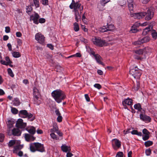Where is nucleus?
<instances>
[{
  "instance_id": "nucleus-16",
  "label": "nucleus",
  "mask_w": 157,
  "mask_h": 157,
  "mask_svg": "<svg viewBox=\"0 0 157 157\" xmlns=\"http://www.w3.org/2000/svg\"><path fill=\"white\" fill-rule=\"evenodd\" d=\"M15 124L14 121L12 119L8 120L7 122V132L9 130H12L11 128L13 127L14 124Z\"/></svg>"
},
{
  "instance_id": "nucleus-42",
  "label": "nucleus",
  "mask_w": 157,
  "mask_h": 157,
  "mask_svg": "<svg viewBox=\"0 0 157 157\" xmlns=\"http://www.w3.org/2000/svg\"><path fill=\"white\" fill-rule=\"evenodd\" d=\"M15 143V140H12L10 141L8 144V146L9 147H11Z\"/></svg>"
},
{
  "instance_id": "nucleus-11",
  "label": "nucleus",
  "mask_w": 157,
  "mask_h": 157,
  "mask_svg": "<svg viewBox=\"0 0 157 157\" xmlns=\"http://www.w3.org/2000/svg\"><path fill=\"white\" fill-rule=\"evenodd\" d=\"M112 145L113 148L116 150L121 147V142L117 139H114L112 140Z\"/></svg>"
},
{
  "instance_id": "nucleus-60",
  "label": "nucleus",
  "mask_w": 157,
  "mask_h": 157,
  "mask_svg": "<svg viewBox=\"0 0 157 157\" xmlns=\"http://www.w3.org/2000/svg\"><path fill=\"white\" fill-rule=\"evenodd\" d=\"M45 19L43 18H40L39 20V22L40 23H44V22H45Z\"/></svg>"
},
{
  "instance_id": "nucleus-14",
  "label": "nucleus",
  "mask_w": 157,
  "mask_h": 157,
  "mask_svg": "<svg viewBox=\"0 0 157 157\" xmlns=\"http://www.w3.org/2000/svg\"><path fill=\"white\" fill-rule=\"evenodd\" d=\"M33 91L34 100H38L39 98V96L40 95V93L39 90L36 87H34Z\"/></svg>"
},
{
  "instance_id": "nucleus-8",
  "label": "nucleus",
  "mask_w": 157,
  "mask_h": 157,
  "mask_svg": "<svg viewBox=\"0 0 157 157\" xmlns=\"http://www.w3.org/2000/svg\"><path fill=\"white\" fill-rule=\"evenodd\" d=\"M8 133L10 136L12 135L14 136H19L21 135V132L19 129L15 128L9 130Z\"/></svg>"
},
{
  "instance_id": "nucleus-51",
  "label": "nucleus",
  "mask_w": 157,
  "mask_h": 157,
  "mask_svg": "<svg viewBox=\"0 0 157 157\" xmlns=\"http://www.w3.org/2000/svg\"><path fill=\"white\" fill-rule=\"evenodd\" d=\"M80 40L82 42H83L84 43H86L87 42V40L83 38L82 37H80Z\"/></svg>"
},
{
  "instance_id": "nucleus-56",
  "label": "nucleus",
  "mask_w": 157,
  "mask_h": 157,
  "mask_svg": "<svg viewBox=\"0 0 157 157\" xmlns=\"http://www.w3.org/2000/svg\"><path fill=\"white\" fill-rule=\"evenodd\" d=\"M85 98L87 101H90V98L87 94H85Z\"/></svg>"
},
{
  "instance_id": "nucleus-36",
  "label": "nucleus",
  "mask_w": 157,
  "mask_h": 157,
  "mask_svg": "<svg viewBox=\"0 0 157 157\" xmlns=\"http://www.w3.org/2000/svg\"><path fill=\"white\" fill-rule=\"evenodd\" d=\"M9 75L11 77H13L14 76V75L13 74L12 70L9 68L7 69Z\"/></svg>"
},
{
  "instance_id": "nucleus-39",
  "label": "nucleus",
  "mask_w": 157,
  "mask_h": 157,
  "mask_svg": "<svg viewBox=\"0 0 157 157\" xmlns=\"http://www.w3.org/2000/svg\"><path fill=\"white\" fill-rule=\"evenodd\" d=\"M34 4L35 7L37 8L39 7V0H33Z\"/></svg>"
},
{
  "instance_id": "nucleus-5",
  "label": "nucleus",
  "mask_w": 157,
  "mask_h": 157,
  "mask_svg": "<svg viewBox=\"0 0 157 157\" xmlns=\"http://www.w3.org/2000/svg\"><path fill=\"white\" fill-rule=\"evenodd\" d=\"M146 15V12H139L138 13H131L130 15L131 17L137 19H140L143 18Z\"/></svg>"
},
{
  "instance_id": "nucleus-48",
  "label": "nucleus",
  "mask_w": 157,
  "mask_h": 157,
  "mask_svg": "<svg viewBox=\"0 0 157 157\" xmlns=\"http://www.w3.org/2000/svg\"><path fill=\"white\" fill-rule=\"evenodd\" d=\"M4 135L2 134H0V142H2L4 140Z\"/></svg>"
},
{
  "instance_id": "nucleus-52",
  "label": "nucleus",
  "mask_w": 157,
  "mask_h": 157,
  "mask_svg": "<svg viewBox=\"0 0 157 157\" xmlns=\"http://www.w3.org/2000/svg\"><path fill=\"white\" fill-rule=\"evenodd\" d=\"M126 2L125 0H121L120 2V4L121 6H123L126 4Z\"/></svg>"
},
{
  "instance_id": "nucleus-30",
  "label": "nucleus",
  "mask_w": 157,
  "mask_h": 157,
  "mask_svg": "<svg viewBox=\"0 0 157 157\" xmlns=\"http://www.w3.org/2000/svg\"><path fill=\"white\" fill-rule=\"evenodd\" d=\"M50 136L54 140H59V138L56 136V135L54 133V132H51V133L50 134Z\"/></svg>"
},
{
  "instance_id": "nucleus-25",
  "label": "nucleus",
  "mask_w": 157,
  "mask_h": 157,
  "mask_svg": "<svg viewBox=\"0 0 157 157\" xmlns=\"http://www.w3.org/2000/svg\"><path fill=\"white\" fill-rule=\"evenodd\" d=\"M39 17V16L37 13H36L34 16L33 18V22L34 23L37 24L38 23V19Z\"/></svg>"
},
{
  "instance_id": "nucleus-40",
  "label": "nucleus",
  "mask_w": 157,
  "mask_h": 157,
  "mask_svg": "<svg viewBox=\"0 0 157 157\" xmlns=\"http://www.w3.org/2000/svg\"><path fill=\"white\" fill-rule=\"evenodd\" d=\"M135 52L139 55H142L143 53V49H140L136 51Z\"/></svg>"
},
{
  "instance_id": "nucleus-18",
  "label": "nucleus",
  "mask_w": 157,
  "mask_h": 157,
  "mask_svg": "<svg viewBox=\"0 0 157 157\" xmlns=\"http://www.w3.org/2000/svg\"><path fill=\"white\" fill-rule=\"evenodd\" d=\"M61 148L63 152H70L71 150L70 147L65 144H63L61 146Z\"/></svg>"
},
{
  "instance_id": "nucleus-1",
  "label": "nucleus",
  "mask_w": 157,
  "mask_h": 157,
  "mask_svg": "<svg viewBox=\"0 0 157 157\" xmlns=\"http://www.w3.org/2000/svg\"><path fill=\"white\" fill-rule=\"evenodd\" d=\"M51 94L55 100L58 103H60L66 97V96L64 93L60 90L53 91L52 92Z\"/></svg>"
},
{
  "instance_id": "nucleus-32",
  "label": "nucleus",
  "mask_w": 157,
  "mask_h": 157,
  "mask_svg": "<svg viewBox=\"0 0 157 157\" xmlns=\"http://www.w3.org/2000/svg\"><path fill=\"white\" fill-rule=\"evenodd\" d=\"M134 107L135 109H137L139 111H141L142 109L141 105L139 103L135 105Z\"/></svg>"
},
{
  "instance_id": "nucleus-20",
  "label": "nucleus",
  "mask_w": 157,
  "mask_h": 157,
  "mask_svg": "<svg viewBox=\"0 0 157 157\" xmlns=\"http://www.w3.org/2000/svg\"><path fill=\"white\" fill-rule=\"evenodd\" d=\"M94 57L96 60V61L98 63L101 65L103 64L102 62L101 61L102 58L98 54H96V55H95V57Z\"/></svg>"
},
{
  "instance_id": "nucleus-31",
  "label": "nucleus",
  "mask_w": 157,
  "mask_h": 157,
  "mask_svg": "<svg viewBox=\"0 0 157 157\" xmlns=\"http://www.w3.org/2000/svg\"><path fill=\"white\" fill-rule=\"evenodd\" d=\"M106 27L108 31L112 30L114 29V26L112 24L109 25H107V26Z\"/></svg>"
},
{
  "instance_id": "nucleus-33",
  "label": "nucleus",
  "mask_w": 157,
  "mask_h": 157,
  "mask_svg": "<svg viewBox=\"0 0 157 157\" xmlns=\"http://www.w3.org/2000/svg\"><path fill=\"white\" fill-rule=\"evenodd\" d=\"M74 29L76 32H77L79 30V25L78 23L76 22L74 24Z\"/></svg>"
},
{
  "instance_id": "nucleus-44",
  "label": "nucleus",
  "mask_w": 157,
  "mask_h": 157,
  "mask_svg": "<svg viewBox=\"0 0 157 157\" xmlns=\"http://www.w3.org/2000/svg\"><path fill=\"white\" fill-rule=\"evenodd\" d=\"M5 60L6 61V63H7V64L8 65L9 64L12 63V62L10 59L9 57L8 56H6L5 58Z\"/></svg>"
},
{
  "instance_id": "nucleus-41",
  "label": "nucleus",
  "mask_w": 157,
  "mask_h": 157,
  "mask_svg": "<svg viewBox=\"0 0 157 157\" xmlns=\"http://www.w3.org/2000/svg\"><path fill=\"white\" fill-rule=\"evenodd\" d=\"M23 147V146L21 145H17L14 147V150H17L21 149Z\"/></svg>"
},
{
  "instance_id": "nucleus-47",
  "label": "nucleus",
  "mask_w": 157,
  "mask_h": 157,
  "mask_svg": "<svg viewBox=\"0 0 157 157\" xmlns=\"http://www.w3.org/2000/svg\"><path fill=\"white\" fill-rule=\"evenodd\" d=\"M32 10V8L31 6H28L26 8V12L28 13L29 12H30Z\"/></svg>"
},
{
  "instance_id": "nucleus-24",
  "label": "nucleus",
  "mask_w": 157,
  "mask_h": 157,
  "mask_svg": "<svg viewBox=\"0 0 157 157\" xmlns=\"http://www.w3.org/2000/svg\"><path fill=\"white\" fill-rule=\"evenodd\" d=\"M58 130V128L56 123H54L53 125V128L50 130L51 132H56Z\"/></svg>"
},
{
  "instance_id": "nucleus-28",
  "label": "nucleus",
  "mask_w": 157,
  "mask_h": 157,
  "mask_svg": "<svg viewBox=\"0 0 157 157\" xmlns=\"http://www.w3.org/2000/svg\"><path fill=\"white\" fill-rule=\"evenodd\" d=\"M13 105L15 106H17L20 105V102L19 99L16 98H15L13 101Z\"/></svg>"
},
{
  "instance_id": "nucleus-59",
  "label": "nucleus",
  "mask_w": 157,
  "mask_h": 157,
  "mask_svg": "<svg viewBox=\"0 0 157 157\" xmlns=\"http://www.w3.org/2000/svg\"><path fill=\"white\" fill-rule=\"evenodd\" d=\"M17 44L18 45H19V46H21L22 44V40H21L20 39H17Z\"/></svg>"
},
{
  "instance_id": "nucleus-9",
  "label": "nucleus",
  "mask_w": 157,
  "mask_h": 157,
  "mask_svg": "<svg viewBox=\"0 0 157 157\" xmlns=\"http://www.w3.org/2000/svg\"><path fill=\"white\" fill-rule=\"evenodd\" d=\"M81 4L78 2H75L74 0H72V2L69 6L70 9H74V11H78Z\"/></svg>"
},
{
  "instance_id": "nucleus-50",
  "label": "nucleus",
  "mask_w": 157,
  "mask_h": 157,
  "mask_svg": "<svg viewBox=\"0 0 157 157\" xmlns=\"http://www.w3.org/2000/svg\"><path fill=\"white\" fill-rule=\"evenodd\" d=\"M151 152V150L150 149H147L145 151V153L147 155H149Z\"/></svg>"
},
{
  "instance_id": "nucleus-10",
  "label": "nucleus",
  "mask_w": 157,
  "mask_h": 157,
  "mask_svg": "<svg viewBox=\"0 0 157 157\" xmlns=\"http://www.w3.org/2000/svg\"><path fill=\"white\" fill-rule=\"evenodd\" d=\"M150 40V38L148 36H146L141 39H139L135 42L134 44L135 45H140L142 44L146 43L148 42Z\"/></svg>"
},
{
  "instance_id": "nucleus-34",
  "label": "nucleus",
  "mask_w": 157,
  "mask_h": 157,
  "mask_svg": "<svg viewBox=\"0 0 157 157\" xmlns=\"http://www.w3.org/2000/svg\"><path fill=\"white\" fill-rule=\"evenodd\" d=\"M153 144L152 141L148 140L145 142L144 145L146 147H148L152 145Z\"/></svg>"
},
{
  "instance_id": "nucleus-45",
  "label": "nucleus",
  "mask_w": 157,
  "mask_h": 157,
  "mask_svg": "<svg viewBox=\"0 0 157 157\" xmlns=\"http://www.w3.org/2000/svg\"><path fill=\"white\" fill-rule=\"evenodd\" d=\"M123 154L122 152H118L116 155V157H123Z\"/></svg>"
},
{
  "instance_id": "nucleus-13",
  "label": "nucleus",
  "mask_w": 157,
  "mask_h": 157,
  "mask_svg": "<svg viewBox=\"0 0 157 157\" xmlns=\"http://www.w3.org/2000/svg\"><path fill=\"white\" fill-rule=\"evenodd\" d=\"M26 126V123H24L21 119H19L17 121L16 126L17 127L20 128H24Z\"/></svg>"
},
{
  "instance_id": "nucleus-15",
  "label": "nucleus",
  "mask_w": 157,
  "mask_h": 157,
  "mask_svg": "<svg viewBox=\"0 0 157 157\" xmlns=\"http://www.w3.org/2000/svg\"><path fill=\"white\" fill-rule=\"evenodd\" d=\"M140 119L146 122H150L151 118L146 115L142 114H140Z\"/></svg>"
},
{
  "instance_id": "nucleus-64",
  "label": "nucleus",
  "mask_w": 157,
  "mask_h": 157,
  "mask_svg": "<svg viewBox=\"0 0 157 157\" xmlns=\"http://www.w3.org/2000/svg\"><path fill=\"white\" fill-rule=\"evenodd\" d=\"M73 155L71 153L67 152V154L66 156L67 157H71Z\"/></svg>"
},
{
  "instance_id": "nucleus-27",
  "label": "nucleus",
  "mask_w": 157,
  "mask_h": 157,
  "mask_svg": "<svg viewBox=\"0 0 157 157\" xmlns=\"http://www.w3.org/2000/svg\"><path fill=\"white\" fill-rule=\"evenodd\" d=\"M13 56L15 58H18L21 57V54L19 52H12Z\"/></svg>"
},
{
  "instance_id": "nucleus-62",
  "label": "nucleus",
  "mask_w": 157,
  "mask_h": 157,
  "mask_svg": "<svg viewBox=\"0 0 157 157\" xmlns=\"http://www.w3.org/2000/svg\"><path fill=\"white\" fill-rule=\"evenodd\" d=\"M16 36L17 37H21L22 36V34L20 32H17L16 33Z\"/></svg>"
},
{
  "instance_id": "nucleus-17",
  "label": "nucleus",
  "mask_w": 157,
  "mask_h": 157,
  "mask_svg": "<svg viewBox=\"0 0 157 157\" xmlns=\"http://www.w3.org/2000/svg\"><path fill=\"white\" fill-rule=\"evenodd\" d=\"M24 137L25 140L27 141H33L35 139V138L32 135L27 133L24 134Z\"/></svg>"
},
{
  "instance_id": "nucleus-22",
  "label": "nucleus",
  "mask_w": 157,
  "mask_h": 157,
  "mask_svg": "<svg viewBox=\"0 0 157 157\" xmlns=\"http://www.w3.org/2000/svg\"><path fill=\"white\" fill-rule=\"evenodd\" d=\"M152 28V27L151 25H149L148 27H146L144 29L143 32V34L144 35L147 34V32L151 31Z\"/></svg>"
},
{
  "instance_id": "nucleus-43",
  "label": "nucleus",
  "mask_w": 157,
  "mask_h": 157,
  "mask_svg": "<svg viewBox=\"0 0 157 157\" xmlns=\"http://www.w3.org/2000/svg\"><path fill=\"white\" fill-rule=\"evenodd\" d=\"M110 0H101V4L102 5L104 6L105 4L109 2Z\"/></svg>"
},
{
  "instance_id": "nucleus-38",
  "label": "nucleus",
  "mask_w": 157,
  "mask_h": 157,
  "mask_svg": "<svg viewBox=\"0 0 157 157\" xmlns=\"http://www.w3.org/2000/svg\"><path fill=\"white\" fill-rule=\"evenodd\" d=\"M11 111L12 113L14 114H17L18 113V111L17 109L15 108L11 107Z\"/></svg>"
},
{
  "instance_id": "nucleus-19",
  "label": "nucleus",
  "mask_w": 157,
  "mask_h": 157,
  "mask_svg": "<svg viewBox=\"0 0 157 157\" xmlns=\"http://www.w3.org/2000/svg\"><path fill=\"white\" fill-rule=\"evenodd\" d=\"M132 99L128 98L122 101V104L123 106H125L126 105H132Z\"/></svg>"
},
{
  "instance_id": "nucleus-57",
  "label": "nucleus",
  "mask_w": 157,
  "mask_h": 157,
  "mask_svg": "<svg viewBox=\"0 0 157 157\" xmlns=\"http://www.w3.org/2000/svg\"><path fill=\"white\" fill-rule=\"evenodd\" d=\"M140 24H140V23L138 22H136L134 24L133 26L137 27L139 26L140 25Z\"/></svg>"
},
{
  "instance_id": "nucleus-6",
  "label": "nucleus",
  "mask_w": 157,
  "mask_h": 157,
  "mask_svg": "<svg viewBox=\"0 0 157 157\" xmlns=\"http://www.w3.org/2000/svg\"><path fill=\"white\" fill-rule=\"evenodd\" d=\"M19 115L21 117L24 118L28 117L29 118L32 117L33 116L31 113H28L25 110H21L19 112Z\"/></svg>"
},
{
  "instance_id": "nucleus-46",
  "label": "nucleus",
  "mask_w": 157,
  "mask_h": 157,
  "mask_svg": "<svg viewBox=\"0 0 157 157\" xmlns=\"http://www.w3.org/2000/svg\"><path fill=\"white\" fill-rule=\"evenodd\" d=\"M41 2V3L44 5H48V0H42Z\"/></svg>"
},
{
  "instance_id": "nucleus-55",
  "label": "nucleus",
  "mask_w": 157,
  "mask_h": 157,
  "mask_svg": "<svg viewBox=\"0 0 157 157\" xmlns=\"http://www.w3.org/2000/svg\"><path fill=\"white\" fill-rule=\"evenodd\" d=\"M149 136L148 135H145L143 137V139L144 140H146L148 139Z\"/></svg>"
},
{
  "instance_id": "nucleus-7",
  "label": "nucleus",
  "mask_w": 157,
  "mask_h": 157,
  "mask_svg": "<svg viewBox=\"0 0 157 157\" xmlns=\"http://www.w3.org/2000/svg\"><path fill=\"white\" fill-rule=\"evenodd\" d=\"M154 12L153 9L151 8H149L146 13L145 19L146 20L149 21L154 16Z\"/></svg>"
},
{
  "instance_id": "nucleus-12",
  "label": "nucleus",
  "mask_w": 157,
  "mask_h": 157,
  "mask_svg": "<svg viewBox=\"0 0 157 157\" xmlns=\"http://www.w3.org/2000/svg\"><path fill=\"white\" fill-rule=\"evenodd\" d=\"M35 38V39L40 44L43 43L45 40V37L44 35L40 33H37L36 34Z\"/></svg>"
},
{
  "instance_id": "nucleus-21",
  "label": "nucleus",
  "mask_w": 157,
  "mask_h": 157,
  "mask_svg": "<svg viewBox=\"0 0 157 157\" xmlns=\"http://www.w3.org/2000/svg\"><path fill=\"white\" fill-rule=\"evenodd\" d=\"M129 9L130 10H132L133 9V0H127Z\"/></svg>"
},
{
  "instance_id": "nucleus-49",
  "label": "nucleus",
  "mask_w": 157,
  "mask_h": 157,
  "mask_svg": "<svg viewBox=\"0 0 157 157\" xmlns=\"http://www.w3.org/2000/svg\"><path fill=\"white\" fill-rule=\"evenodd\" d=\"M94 86L95 87L98 89H100L101 87V85L100 84H98V83L95 84L94 85Z\"/></svg>"
},
{
  "instance_id": "nucleus-26",
  "label": "nucleus",
  "mask_w": 157,
  "mask_h": 157,
  "mask_svg": "<svg viewBox=\"0 0 157 157\" xmlns=\"http://www.w3.org/2000/svg\"><path fill=\"white\" fill-rule=\"evenodd\" d=\"M74 12H75V20L77 22H78V20L81 19V17L78 11Z\"/></svg>"
},
{
  "instance_id": "nucleus-63",
  "label": "nucleus",
  "mask_w": 157,
  "mask_h": 157,
  "mask_svg": "<svg viewBox=\"0 0 157 157\" xmlns=\"http://www.w3.org/2000/svg\"><path fill=\"white\" fill-rule=\"evenodd\" d=\"M7 46L9 48V50L11 51L12 50V46L10 44L8 43L7 44Z\"/></svg>"
},
{
  "instance_id": "nucleus-4",
  "label": "nucleus",
  "mask_w": 157,
  "mask_h": 157,
  "mask_svg": "<svg viewBox=\"0 0 157 157\" xmlns=\"http://www.w3.org/2000/svg\"><path fill=\"white\" fill-rule=\"evenodd\" d=\"M92 40L93 44L97 46L102 47L107 45V43L105 40L99 37H95L92 38Z\"/></svg>"
},
{
  "instance_id": "nucleus-54",
  "label": "nucleus",
  "mask_w": 157,
  "mask_h": 157,
  "mask_svg": "<svg viewBox=\"0 0 157 157\" xmlns=\"http://www.w3.org/2000/svg\"><path fill=\"white\" fill-rule=\"evenodd\" d=\"M10 28L9 26H7L5 27V32L6 33H9L10 32Z\"/></svg>"
},
{
  "instance_id": "nucleus-37",
  "label": "nucleus",
  "mask_w": 157,
  "mask_h": 157,
  "mask_svg": "<svg viewBox=\"0 0 157 157\" xmlns=\"http://www.w3.org/2000/svg\"><path fill=\"white\" fill-rule=\"evenodd\" d=\"M137 31L136 27L132 26L131 27L130 32L131 33H135Z\"/></svg>"
},
{
  "instance_id": "nucleus-58",
  "label": "nucleus",
  "mask_w": 157,
  "mask_h": 157,
  "mask_svg": "<svg viewBox=\"0 0 157 157\" xmlns=\"http://www.w3.org/2000/svg\"><path fill=\"white\" fill-rule=\"evenodd\" d=\"M62 117L60 115L58 116L57 118V121L59 122H61L62 121Z\"/></svg>"
},
{
  "instance_id": "nucleus-61",
  "label": "nucleus",
  "mask_w": 157,
  "mask_h": 157,
  "mask_svg": "<svg viewBox=\"0 0 157 157\" xmlns=\"http://www.w3.org/2000/svg\"><path fill=\"white\" fill-rule=\"evenodd\" d=\"M47 46L49 48L52 50H53L54 47L52 44H47Z\"/></svg>"
},
{
  "instance_id": "nucleus-53",
  "label": "nucleus",
  "mask_w": 157,
  "mask_h": 157,
  "mask_svg": "<svg viewBox=\"0 0 157 157\" xmlns=\"http://www.w3.org/2000/svg\"><path fill=\"white\" fill-rule=\"evenodd\" d=\"M139 88V83H137V84L136 86H134L133 87V89H134L135 90H137Z\"/></svg>"
},
{
  "instance_id": "nucleus-29",
  "label": "nucleus",
  "mask_w": 157,
  "mask_h": 157,
  "mask_svg": "<svg viewBox=\"0 0 157 157\" xmlns=\"http://www.w3.org/2000/svg\"><path fill=\"white\" fill-rule=\"evenodd\" d=\"M151 34L154 39L155 40L157 38V34L155 30H152L151 31Z\"/></svg>"
},
{
  "instance_id": "nucleus-23",
  "label": "nucleus",
  "mask_w": 157,
  "mask_h": 157,
  "mask_svg": "<svg viewBox=\"0 0 157 157\" xmlns=\"http://www.w3.org/2000/svg\"><path fill=\"white\" fill-rule=\"evenodd\" d=\"M27 131L32 135L34 134L36 132V129L35 127L31 126L27 128Z\"/></svg>"
},
{
  "instance_id": "nucleus-35",
  "label": "nucleus",
  "mask_w": 157,
  "mask_h": 157,
  "mask_svg": "<svg viewBox=\"0 0 157 157\" xmlns=\"http://www.w3.org/2000/svg\"><path fill=\"white\" fill-rule=\"evenodd\" d=\"M99 30L100 32L102 33H104L108 31L107 27H106L105 26H103L102 27L100 28Z\"/></svg>"
},
{
  "instance_id": "nucleus-2",
  "label": "nucleus",
  "mask_w": 157,
  "mask_h": 157,
  "mask_svg": "<svg viewBox=\"0 0 157 157\" xmlns=\"http://www.w3.org/2000/svg\"><path fill=\"white\" fill-rule=\"evenodd\" d=\"M30 149L32 152L36 151L43 152L45 151L43 144L39 143H34L30 145Z\"/></svg>"
},
{
  "instance_id": "nucleus-3",
  "label": "nucleus",
  "mask_w": 157,
  "mask_h": 157,
  "mask_svg": "<svg viewBox=\"0 0 157 157\" xmlns=\"http://www.w3.org/2000/svg\"><path fill=\"white\" fill-rule=\"evenodd\" d=\"M129 73L134 78H139L141 75V70L139 69L137 66L133 65L130 67Z\"/></svg>"
}]
</instances>
